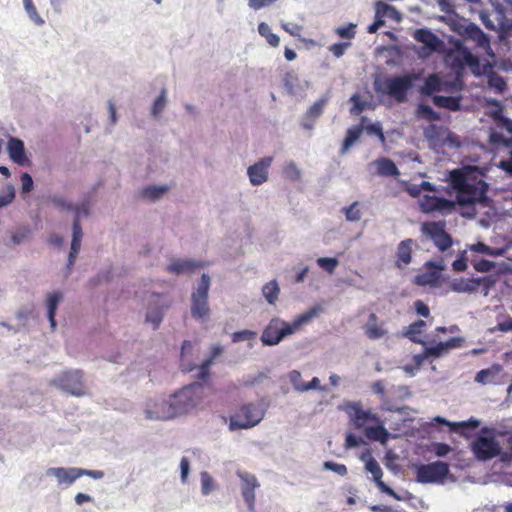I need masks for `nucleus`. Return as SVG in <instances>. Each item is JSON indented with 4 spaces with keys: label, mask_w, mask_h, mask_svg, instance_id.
Masks as SVG:
<instances>
[{
    "label": "nucleus",
    "mask_w": 512,
    "mask_h": 512,
    "mask_svg": "<svg viewBox=\"0 0 512 512\" xmlns=\"http://www.w3.org/2000/svg\"><path fill=\"white\" fill-rule=\"evenodd\" d=\"M355 28H356V26L354 24L349 23L346 26L338 27L335 30V32L341 38H346V39L350 40L355 37V34H356Z\"/></svg>",
    "instance_id": "603ef678"
},
{
    "label": "nucleus",
    "mask_w": 512,
    "mask_h": 512,
    "mask_svg": "<svg viewBox=\"0 0 512 512\" xmlns=\"http://www.w3.org/2000/svg\"><path fill=\"white\" fill-rule=\"evenodd\" d=\"M201 484L204 495H208L213 490V479L207 472L201 474Z\"/></svg>",
    "instance_id": "6e6d98bb"
},
{
    "label": "nucleus",
    "mask_w": 512,
    "mask_h": 512,
    "mask_svg": "<svg viewBox=\"0 0 512 512\" xmlns=\"http://www.w3.org/2000/svg\"><path fill=\"white\" fill-rule=\"evenodd\" d=\"M75 471H77V468H49L47 470L48 475L55 476L59 483H67L72 484L77 478H74Z\"/></svg>",
    "instance_id": "473e14b6"
},
{
    "label": "nucleus",
    "mask_w": 512,
    "mask_h": 512,
    "mask_svg": "<svg viewBox=\"0 0 512 512\" xmlns=\"http://www.w3.org/2000/svg\"><path fill=\"white\" fill-rule=\"evenodd\" d=\"M502 372L503 367L500 364H493L487 369H482L477 372L475 381L487 385V384H501L502 383Z\"/></svg>",
    "instance_id": "aec40b11"
},
{
    "label": "nucleus",
    "mask_w": 512,
    "mask_h": 512,
    "mask_svg": "<svg viewBox=\"0 0 512 512\" xmlns=\"http://www.w3.org/2000/svg\"><path fill=\"white\" fill-rule=\"evenodd\" d=\"M489 141L495 146H503L507 152V158L499 161L498 167L509 175H512V137H505L498 132H492Z\"/></svg>",
    "instance_id": "4468645a"
},
{
    "label": "nucleus",
    "mask_w": 512,
    "mask_h": 512,
    "mask_svg": "<svg viewBox=\"0 0 512 512\" xmlns=\"http://www.w3.org/2000/svg\"><path fill=\"white\" fill-rule=\"evenodd\" d=\"M412 84L413 76L411 75L388 77L382 83V92L393 97L398 102H403Z\"/></svg>",
    "instance_id": "6e6552de"
},
{
    "label": "nucleus",
    "mask_w": 512,
    "mask_h": 512,
    "mask_svg": "<svg viewBox=\"0 0 512 512\" xmlns=\"http://www.w3.org/2000/svg\"><path fill=\"white\" fill-rule=\"evenodd\" d=\"M375 5L378 8V14L380 17L390 18L395 22H400L402 20V14L394 6L382 1L376 2Z\"/></svg>",
    "instance_id": "c9c22d12"
},
{
    "label": "nucleus",
    "mask_w": 512,
    "mask_h": 512,
    "mask_svg": "<svg viewBox=\"0 0 512 512\" xmlns=\"http://www.w3.org/2000/svg\"><path fill=\"white\" fill-rule=\"evenodd\" d=\"M366 336L371 340L380 339L386 334V330L378 325V317L375 313H371L368 317V322L364 326Z\"/></svg>",
    "instance_id": "bb28decb"
},
{
    "label": "nucleus",
    "mask_w": 512,
    "mask_h": 512,
    "mask_svg": "<svg viewBox=\"0 0 512 512\" xmlns=\"http://www.w3.org/2000/svg\"><path fill=\"white\" fill-rule=\"evenodd\" d=\"M239 478L242 481V496L244 501L246 502L248 509L253 511L255 508V490L260 486L255 475L246 473V472H238Z\"/></svg>",
    "instance_id": "2eb2a0df"
},
{
    "label": "nucleus",
    "mask_w": 512,
    "mask_h": 512,
    "mask_svg": "<svg viewBox=\"0 0 512 512\" xmlns=\"http://www.w3.org/2000/svg\"><path fill=\"white\" fill-rule=\"evenodd\" d=\"M363 130H365L367 134L377 136L381 143H383V144L385 143L386 138H385V135L383 133L380 123H373V124L363 126Z\"/></svg>",
    "instance_id": "8fccbe9b"
},
{
    "label": "nucleus",
    "mask_w": 512,
    "mask_h": 512,
    "mask_svg": "<svg viewBox=\"0 0 512 512\" xmlns=\"http://www.w3.org/2000/svg\"><path fill=\"white\" fill-rule=\"evenodd\" d=\"M223 352V348L220 345H214L211 348L210 356L200 365L199 373L197 378L203 382H206L210 376V367L213 364L215 358L220 356Z\"/></svg>",
    "instance_id": "a878e982"
},
{
    "label": "nucleus",
    "mask_w": 512,
    "mask_h": 512,
    "mask_svg": "<svg viewBox=\"0 0 512 512\" xmlns=\"http://www.w3.org/2000/svg\"><path fill=\"white\" fill-rule=\"evenodd\" d=\"M289 379L294 389L299 392H305V382L302 380L301 373L297 370H293L289 373Z\"/></svg>",
    "instance_id": "de8ad7c7"
},
{
    "label": "nucleus",
    "mask_w": 512,
    "mask_h": 512,
    "mask_svg": "<svg viewBox=\"0 0 512 512\" xmlns=\"http://www.w3.org/2000/svg\"><path fill=\"white\" fill-rule=\"evenodd\" d=\"M449 180L453 189L457 191L456 198L460 205L486 201L488 185L482 178H478L471 172L455 169L450 172Z\"/></svg>",
    "instance_id": "f03ea898"
},
{
    "label": "nucleus",
    "mask_w": 512,
    "mask_h": 512,
    "mask_svg": "<svg viewBox=\"0 0 512 512\" xmlns=\"http://www.w3.org/2000/svg\"><path fill=\"white\" fill-rule=\"evenodd\" d=\"M201 264L192 260H176L167 266V271L175 274L191 273Z\"/></svg>",
    "instance_id": "7c9ffc66"
},
{
    "label": "nucleus",
    "mask_w": 512,
    "mask_h": 512,
    "mask_svg": "<svg viewBox=\"0 0 512 512\" xmlns=\"http://www.w3.org/2000/svg\"><path fill=\"white\" fill-rule=\"evenodd\" d=\"M264 417V411L254 404H244L230 417L229 429H249L256 426Z\"/></svg>",
    "instance_id": "20e7f679"
},
{
    "label": "nucleus",
    "mask_w": 512,
    "mask_h": 512,
    "mask_svg": "<svg viewBox=\"0 0 512 512\" xmlns=\"http://www.w3.org/2000/svg\"><path fill=\"white\" fill-rule=\"evenodd\" d=\"M72 230H73V233H72L70 253H69V257H68V266H71L74 264L77 254L79 253L80 248H81L83 232H82V227H81L80 220H79V213H77V215L75 216V218L73 220Z\"/></svg>",
    "instance_id": "412c9836"
},
{
    "label": "nucleus",
    "mask_w": 512,
    "mask_h": 512,
    "mask_svg": "<svg viewBox=\"0 0 512 512\" xmlns=\"http://www.w3.org/2000/svg\"><path fill=\"white\" fill-rule=\"evenodd\" d=\"M21 183L23 193H28L33 189V179L28 173L22 174Z\"/></svg>",
    "instance_id": "774afa93"
},
{
    "label": "nucleus",
    "mask_w": 512,
    "mask_h": 512,
    "mask_svg": "<svg viewBox=\"0 0 512 512\" xmlns=\"http://www.w3.org/2000/svg\"><path fill=\"white\" fill-rule=\"evenodd\" d=\"M488 85L499 93H502L506 89L504 78L496 72H491L488 75Z\"/></svg>",
    "instance_id": "79ce46f5"
},
{
    "label": "nucleus",
    "mask_w": 512,
    "mask_h": 512,
    "mask_svg": "<svg viewBox=\"0 0 512 512\" xmlns=\"http://www.w3.org/2000/svg\"><path fill=\"white\" fill-rule=\"evenodd\" d=\"M377 173L383 176H397L399 170L395 163L388 158H380L375 161Z\"/></svg>",
    "instance_id": "f704fd0d"
},
{
    "label": "nucleus",
    "mask_w": 512,
    "mask_h": 512,
    "mask_svg": "<svg viewBox=\"0 0 512 512\" xmlns=\"http://www.w3.org/2000/svg\"><path fill=\"white\" fill-rule=\"evenodd\" d=\"M471 449L475 457L481 461L493 459L501 454V447L493 437H477L473 441Z\"/></svg>",
    "instance_id": "1a4fd4ad"
},
{
    "label": "nucleus",
    "mask_w": 512,
    "mask_h": 512,
    "mask_svg": "<svg viewBox=\"0 0 512 512\" xmlns=\"http://www.w3.org/2000/svg\"><path fill=\"white\" fill-rule=\"evenodd\" d=\"M281 27L284 31L294 37L300 36V33L303 30V27L296 23H282Z\"/></svg>",
    "instance_id": "bf43d9fd"
},
{
    "label": "nucleus",
    "mask_w": 512,
    "mask_h": 512,
    "mask_svg": "<svg viewBox=\"0 0 512 512\" xmlns=\"http://www.w3.org/2000/svg\"><path fill=\"white\" fill-rule=\"evenodd\" d=\"M324 468L333 471L341 476H345L348 472L347 467L344 464H339L332 461L324 462Z\"/></svg>",
    "instance_id": "864d4df0"
},
{
    "label": "nucleus",
    "mask_w": 512,
    "mask_h": 512,
    "mask_svg": "<svg viewBox=\"0 0 512 512\" xmlns=\"http://www.w3.org/2000/svg\"><path fill=\"white\" fill-rule=\"evenodd\" d=\"M317 264L323 270H325L328 273L332 274V273H334L336 267L339 265V261H338L337 258L321 257V258L317 259Z\"/></svg>",
    "instance_id": "a18cd8bd"
},
{
    "label": "nucleus",
    "mask_w": 512,
    "mask_h": 512,
    "mask_svg": "<svg viewBox=\"0 0 512 512\" xmlns=\"http://www.w3.org/2000/svg\"><path fill=\"white\" fill-rule=\"evenodd\" d=\"M365 117L361 119V125L353 126L347 130L346 137L343 140L341 153L345 154L349 148L360 138L363 132V123Z\"/></svg>",
    "instance_id": "c756f323"
},
{
    "label": "nucleus",
    "mask_w": 512,
    "mask_h": 512,
    "mask_svg": "<svg viewBox=\"0 0 512 512\" xmlns=\"http://www.w3.org/2000/svg\"><path fill=\"white\" fill-rule=\"evenodd\" d=\"M460 33L465 39L475 42L479 48L485 51L491 49L489 37L476 24H467Z\"/></svg>",
    "instance_id": "a211bd4d"
},
{
    "label": "nucleus",
    "mask_w": 512,
    "mask_h": 512,
    "mask_svg": "<svg viewBox=\"0 0 512 512\" xmlns=\"http://www.w3.org/2000/svg\"><path fill=\"white\" fill-rule=\"evenodd\" d=\"M295 328L287 323H282L281 327L277 322H271L263 331L261 341L264 345L273 346L278 344L284 337L294 333Z\"/></svg>",
    "instance_id": "9b49d317"
},
{
    "label": "nucleus",
    "mask_w": 512,
    "mask_h": 512,
    "mask_svg": "<svg viewBox=\"0 0 512 512\" xmlns=\"http://www.w3.org/2000/svg\"><path fill=\"white\" fill-rule=\"evenodd\" d=\"M347 412L358 429H365L370 423H380L379 417L370 410H364L360 403L349 404Z\"/></svg>",
    "instance_id": "f8f14e48"
},
{
    "label": "nucleus",
    "mask_w": 512,
    "mask_h": 512,
    "mask_svg": "<svg viewBox=\"0 0 512 512\" xmlns=\"http://www.w3.org/2000/svg\"><path fill=\"white\" fill-rule=\"evenodd\" d=\"M424 89L427 94L438 92L441 89L440 78L436 74L429 75L424 83Z\"/></svg>",
    "instance_id": "c03bdc74"
},
{
    "label": "nucleus",
    "mask_w": 512,
    "mask_h": 512,
    "mask_svg": "<svg viewBox=\"0 0 512 512\" xmlns=\"http://www.w3.org/2000/svg\"><path fill=\"white\" fill-rule=\"evenodd\" d=\"M416 246L413 239L402 240L396 248L395 252V267L399 270H404L412 262L413 248Z\"/></svg>",
    "instance_id": "f3484780"
},
{
    "label": "nucleus",
    "mask_w": 512,
    "mask_h": 512,
    "mask_svg": "<svg viewBox=\"0 0 512 512\" xmlns=\"http://www.w3.org/2000/svg\"><path fill=\"white\" fill-rule=\"evenodd\" d=\"M432 449L438 457H444L451 451V447L448 444L440 442L433 443Z\"/></svg>",
    "instance_id": "052dcab7"
},
{
    "label": "nucleus",
    "mask_w": 512,
    "mask_h": 512,
    "mask_svg": "<svg viewBox=\"0 0 512 512\" xmlns=\"http://www.w3.org/2000/svg\"><path fill=\"white\" fill-rule=\"evenodd\" d=\"M426 322L424 320H417L406 327L403 335L410 341L418 344H424L421 335L424 333Z\"/></svg>",
    "instance_id": "cd10ccee"
},
{
    "label": "nucleus",
    "mask_w": 512,
    "mask_h": 512,
    "mask_svg": "<svg viewBox=\"0 0 512 512\" xmlns=\"http://www.w3.org/2000/svg\"><path fill=\"white\" fill-rule=\"evenodd\" d=\"M445 61L447 65L458 74L465 67H468L473 73L479 74V59L474 56L459 40H457L454 43L453 48L447 52Z\"/></svg>",
    "instance_id": "7ed1b4c3"
},
{
    "label": "nucleus",
    "mask_w": 512,
    "mask_h": 512,
    "mask_svg": "<svg viewBox=\"0 0 512 512\" xmlns=\"http://www.w3.org/2000/svg\"><path fill=\"white\" fill-rule=\"evenodd\" d=\"M272 161V157H263L248 168L247 174L252 185L258 186L267 181Z\"/></svg>",
    "instance_id": "dca6fc26"
},
{
    "label": "nucleus",
    "mask_w": 512,
    "mask_h": 512,
    "mask_svg": "<svg viewBox=\"0 0 512 512\" xmlns=\"http://www.w3.org/2000/svg\"><path fill=\"white\" fill-rule=\"evenodd\" d=\"M280 289L275 280L266 283L262 288V293L269 304H275L278 299Z\"/></svg>",
    "instance_id": "4c0bfd02"
},
{
    "label": "nucleus",
    "mask_w": 512,
    "mask_h": 512,
    "mask_svg": "<svg viewBox=\"0 0 512 512\" xmlns=\"http://www.w3.org/2000/svg\"><path fill=\"white\" fill-rule=\"evenodd\" d=\"M414 39L422 44L429 52H439L444 47V42L432 31L421 28L414 33Z\"/></svg>",
    "instance_id": "6ab92c4d"
},
{
    "label": "nucleus",
    "mask_w": 512,
    "mask_h": 512,
    "mask_svg": "<svg viewBox=\"0 0 512 512\" xmlns=\"http://www.w3.org/2000/svg\"><path fill=\"white\" fill-rule=\"evenodd\" d=\"M166 93H167L166 89L163 88L161 90L160 95L154 101V104L152 106V114L154 116H158L163 111L165 104H166Z\"/></svg>",
    "instance_id": "09e8293b"
},
{
    "label": "nucleus",
    "mask_w": 512,
    "mask_h": 512,
    "mask_svg": "<svg viewBox=\"0 0 512 512\" xmlns=\"http://www.w3.org/2000/svg\"><path fill=\"white\" fill-rule=\"evenodd\" d=\"M146 321L153 324L154 329L158 328L162 322V314L159 310L149 312L146 316Z\"/></svg>",
    "instance_id": "69168bd1"
},
{
    "label": "nucleus",
    "mask_w": 512,
    "mask_h": 512,
    "mask_svg": "<svg viewBox=\"0 0 512 512\" xmlns=\"http://www.w3.org/2000/svg\"><path fill=\"white\" fill-rule=\"evenodd\" d=\"M75 473V476L74 478H80L81 476H90L94 479H100L104 476V472L103 471H100V470H86V469H81V468H77V471L74 472Z\"/></svg>",
    "instance_id": "4d7b16f0"
},
{
    "label": "nucleus",
    "mask_w": 512,
    "mask_h": 512,
    "mask_svg": "<svg viewBox=\"0 0 512 512\" xmlns=\"http://www.w3.org/2000/svg\"><path fill=\"white\" fill-rule=\"evenodd\" d=\"M53 384L63 391L80 397L86 394V386L83 380V372L81 370H69L61 373Z\"/></svg>",
    "instance_id": "0eeeda50"
},
{
    "label": "nucleus",
    "mask_w": 512,
    "mask_h": 512,
    "mask_svg": "<svg viewBox=\"0 0 512 512\" xmlns=\"http://www.w3.org/2000/svg\"><path fill=\"white\" fill-rule=\"evenodd\" d=\"M62 300V294L60 292L50 293L47 297V309H48V320L50 322L51 328L54 330L56 327V310L59 302Z\"/></svg>",
    "instance_id": "72a5a7b5"
},
{
    "label": "nucleus",
    "mask_w": 512,
    "mask_h": 512,
    "mask_svg": "<svg viewBox=\"0 0 512 512\" xmlns=\"http://www.w3.org/2000/svg\"><path fill=\"white\" fill-rule=\"evenodd\" d=\"M473 267L478 272H489L494 267V264L489 260L480 259L473 263Z\"/></svg>",
    "instance_id": "e2e57ef3"
},
{
    "label": "nucleus",
    "mask_w": 512,
    "mask_h": 512,
    "mask_svg": "<svg viewBox=\"0 0 512 512\" xmlns=\"http://www.w3.org/2000/svg\"><path fill=\"white\" fill-rule=\"evenodd\" d=\"M421 210L425 213L443 211L452 207V203L441 197L425 195L420 199Z\"/></svg>",
    "instance_id": "4be33fe9"
},
{
    "label": "nucleus",
    "mask_w": 512,
    "mask_h": 512,
    "mask_svg": "<svg viewBox=\"0 0 512 512\" xmlns=\"http://www.w3.org/2000/svg\"><path fill=\"white\" fill-rule=\"evenodd\" d=\"M328 98L322 97L318 99L306 112L305 121L302 123L305 129H312L313 121L316 120L324 111Z\"/></svg>",
    "instance_id": "b1692460"
},
{
    "label": "nucleus",
    "mask_w": 512,
    "mask_h": 512,
    "mask_svg": "<svg viewBox=\"0 0 512 512\" xmlns=\"http://www.w3.org/2000/svg\"><path fill=\"white\" fill-rule=\"evenodd\" d=\"M316 315H317V310L311 309L310 311L300 315L292 327H294L296 329L299 325H301L303 323H307L310 319H312Z\"/></svg>",
    "instance_id": "338daca9"
},
{
    "label": "nucleus",
    "mask_w": 512,
    "mask_h": 512,
    "mask_svg": "<svg viewBox=\"0 0 512 512\" xmlns=\"http://www.w3.org/2000/svg\"><path fill=\"white\" fill-rule=\"evenodd\" d=\"M15 197L14 187L8 185L1 193H0V208L7 206L10 204Z\"/></svg>",
    "instance_id": "3c124183"
},
{
    "label": "nucleus",
    "mask_w": 512,
    "mask_h": 512,
    "mask_svg": "<svg viewBox=\"0 0 512 512\" xmlns=\"http://www.w3.org/2000/svg\"><path fill=\"white\" fill-rule=\"evenodd\" d=\"M350 45L349 42H340V43H334L329 47V51L337 58L341 57L344 53L347 47Z\"/></svg>",
    "instance_id": "680f3d73"
},
{
    "label": "nucleus",
    "mask_w": 512,
    "mask_h": 512,
    "mask_svg": "<svg viewBox=\"0 0 512 512\" xmlns=\"http://www.w3.org/2000/svg\"><path fill=\"white\" fill-rule=\"evenodd\" d=\"M471 250L475 251V252L482 253V254L491 255V256H496V255L500 254L499 252L494 251L490 246L486 245L483 242H478V243L474 244L471 247Z\"/></svg>",
    "instance_id": "13d9d810"
},
{
    "label": "nucleus",
    "mask_w": 512,
    "mask_h": 512,
    "mask_svg": "<svg viewBox=\"0 0 512 512\" xmlns=\"http://www.w3.org/2000/svg\"><path fill=\"white\" fill-rule=\"evenodd\" d=\"M8 153L10 158L17 164L23 165L27 160L24 144L20 139L10 138L8 142Z\"/></svg>",
    "instance_id": "393cba45"
},
{
    "label": "nucleus",
    "mask_w": 512,
    "mask_h": 512,
    "mask_svg": "<svg viewBox=\"0 0 512 512\" xmlns=\"http://www.w3.org/2000/svg\"><path fill=\"white\" fill-rule=\"evenodd\" d=\"M434 421L439 424L449 426L452 431L460 432L461 434H464V429H475L479 426V422L475 419L462 422H450L441 416H437L434 418Z\"/></svg>",
    "instance_id": "c85d7f7f"
},
{
    "label": "nucleus",
    "mask_w": 512,
    "mask_h": 512,
    "mask_svg": "<svg viewBox=\"0 0 512 512\" xmlns=\"http://www.w3.org/2000/svg\"><path fill=\"white\" fill-rule=\"evenodd\" d=\"M449 465L442 461L421 464L416 470V480L422 484L442 483L449 475Z\"/></svg>",
    "instance_id": "423d86ee"
},
{
    "label": "nucleus",
    "mask_w": 512,
    "mask_h": 512,
    "mask_svg": "<svg viewBox=\"0 0 512 512\" xmlns=\"http://www.w3.org/2000/svg\"><path fill=\"white\" fill-rule=\"evenodd\" d=\"M461 343V338L452 337L446 342H439L434 346L425 347L426 355H429V357L439 358L446 354L450 349L459 347Z\"/></svg>",
    "instance_id": "5701e85b"
},
{
    "label": "nucleus",
    "mask_w": 512,
    "mask_h": 512,
    "mask_svg": "<svg viewBox=\"0 0 512 512\" xmlns=\"http://www.w3.org/2000/svg\"><path fill=\"white\" fill-rule=\"evenodd\" d=\"M350 101L353 102V106L351 108L352 114L359 115L366 109V103L363 102L357 94L353 95Z\"/></svg>",
    "instance_id": "5fc2aeb1"
},
{
    "label": "nucleus",
    "mask_w": 512,
    "mask_h": 512,
    "mask_svg": "<svg viewBox=\"0 0 512 512\" xmlns=\"http://www.w3.org/2000/svg\"><path fill=\"white\" fill-rule=\"evenodd\" d=\"M258 33L266 39L269 45L272 47H278L280 44V38L272 33L271 28L265 22H261L258 25Z\"/></svg>",
    "instance_id": "58836bf2"
},
{
    "label": "nucleus",
    "mask_w": 512,
    "mask_h": 512,
    "mask_svg": "<svg viewBox=\"0 0 512 512\" xmlns=\"http://www.w3.org/2000/svg\"><path fill=\"white\" fill-rule=\"evenodd\" d=\"M423 232L427 234L441 251L452 245L451 236L445 231L444 222H428L423 225Z\"/></svg>",
    "instance_id": "9d476101"
},
{
    "label": "nucleus",
    "mask_w": 512,
    "mask_h": 512,
    "mask_svg": "<svg viewBox=\"0 0 512 512\" xmlns=\"http://www.w3.org/2000/svg\"><path fill=\"white\" fill-rule=\"evenodd\" d=\"M168 191V186H148L142 190V196L150 200L159 199Z\"/></svg>",
    "instance_id": "a19ab883"
},
{
    "label": "nucleus",
    "mask_w": 512,
    "mask_h": 512,
    "mask_svg": "<svg viewBox=\"0 0 512 512\" xmlns=\"http://www.w3.org/2000/svg\"><path fill=\"white\" fill-rule=\"evenodd\" d=\"M204 387L195 382L176 392L170 401L156 402L152 409H146L145 415L150 420H168L187 414L195 409L203 398Z\"/></svg>",
    "instance_id": "f257e3e1"
},
{
    "label": "nucleus",
    "mask_w": 512,
    "mask_h": 512,
    "mask_svg": "<svg viewBox=\"0 0 512 512\" xmlns=\"http://www.w3.org/2000/svg\"><path fill=\"white\" fill-rule=\"evenodd\" d=\"M342 213L345 215L347 221L357 222L361 219L362 213L360 210V203L358 201L353 202L350 206L343 207Z\"/></svg>",
    "instance_id": "ea45409f"
},
{
    "label": "nucleus",
    "mask_w": 512,
    "mask_h": 512,
    "mask_svg": "<svg viewBox=\"0 0 512 512\" xmlns=\"http://www.w3.org/2000/svg\"><path fill=\"white\" fill-rule=\"evenodd\" d=\"M209 288L210 277L207 274H203L197 289L191 296V315L195 319H204L210 314V308L208 306Z\"/></svg>",
    "instance_id": "39448f33"
},
{
    "label": "nucleus",
    "mask_w": 512,
    "mask_h": 512,
    "mask_svg": "<svg viewBox=\"0 0 512 512\" xmlns=\"http://www.w3.org/2000/svg\"><path fill=\"white\" fill-rule=\"evenodd\" d=\"M256 335H257L256 332H254L252 330L245 329V330L234 332L231 336V339H232L233 343H238V342H242V341L254 340L256 338Z\"/></svg>",
    "instance_id": "49530a36"
},
{
    "label": "nucleus",
    "mask_w": 512,
    "mask_h": 512,
    "mask_svg": "<svg viewBox=\"0 0 512 512\" xmlns=\"http://www.w3.org/2000/svg\"><path fill=\"white\" fill-rule=\"evenodd\" d=\"M433 103L441 108H447L452 111H457L460 109V98L453 96H441L436 95L433 97Z\"/></svg>",
    "instance_id": "e433bc0d"
},
{
    "label": "nucleus",
    "mask_w": 512,
    "mask_h": 512,
    "mask_svg": "<svg viewBox=\"0 0 512 512\" xmlns=\"http://www.w3.org/2000/svg\"><path fill=\"white\" fill-rule=\"evenodd\" d=\"M365 469L367 472L371 473L373 481L376 483L381 492L393 497L395 500H404L403 497H401L398 493H396L392 488H390L382 481L383 471L376 459L370 456L366 460Z\"/></svg>",
    "instance_id": "ddd939ff"
},
{
    "label": "nucleus",
    "mask_w": 512,
    "mask_h": 512,
    "mask_svg": "<svg viewBox=\"0 0 512 512\" xmlns=\"http://www.w3.org/2000/svg\"><path fill=\"white\" fill-rule=\"evenodd\" d=\"M25 11L29 18L36 24L42 25L44 20L41 18L32 0H23Z\"/></svg>",
    "instance_id": "37998d69"
},
{
    "label": "nucleus",
    "mask_w": 512,
    "mask_h": 512,
    "mask_svg": "<svg viewBox=\"0 0 512 512\" xmlns=\"http://www.w3.org/2000/svg\"><path fill=\"white\" fill-rule=\"evenodd\" d=\"M376 424L377 425L375 426L365 427V436L372 441H379L380 443L385 444L389 438V433L383 425L380 423Z\"/></svg>",
    "instance_id": "2f4dec72"
},
{
    "label": "nucleus",
    "mask_w": 512,
    "mask_h": 512,
    "mask_svg": "<svg viewBox=\"0 0 512 512\" xmlns=\"http://www.w3.org/2000/svg\"><path fill=\"white\" fill-rule=\"evenodd\" d=\"M414 308L418 315L424 318H428L430 316V309L422 300H416L414 302Z\"/></svg>",
    "instance_id": "0e129e2a"
}]
</instances>
